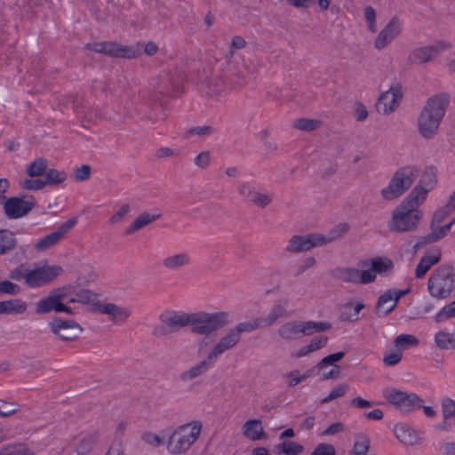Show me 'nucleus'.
I'll use <instances>...</instances> for the list:
<instances>
[{
  "label": "nucleus",
  "mask_w": 455,
  "mask_h": 455,
  "mask_svg": "<svg viewBox=\"0 0 455 455\" xmlns=\"http://www.w3.org/2000/svg\"><path fill=\"white\" fill-rule=\"evenodd\" d=\"M435 346L442 350L455 349V335L439 331L435 335Z\"/></svg>",
  "instance_id": "nucleus-41"
},
{
  "label": "nucleus",
  "mask_w": 455,
  "mask_h": 455,
  "mask_svg": "<svg viewBox=\"0 0 455 455\" xmlns=\"http://www.w3.org/2000/svg\"><path fill=\"white\" fill-rule=\"evenodd\" d=\"M358 278H357V283H363L367 284L374 282L376 280V274L374 271L371 268L360 271L358 270Z\"/></svg>",
  "instance_id": "nucleus-60"
},
{
  "label": "nucleus",
  "mask_w": 455,
  "mask_h": 455,
  "mask_svg": "<svg viewBox=\"0 0 455 455\" xmlns=\"http://www.w3.org/2000/svg\"><path fill=\"white\" fill-rule=\"evenodd\" d=\"M418 344V339L411 334H401L394 339V345L398 351H402L410 347H416Z\"/></svg>",
  "instance_id": "nucleus-46"
},
{
  "label": "nucleus",
  "mask_w": 455,
  "mask_h": 455,
  "mask_svg": "<svg viewBox=\"0 0 455 455\" xmlns=\"http://www.w3.org/2000/svg\"><path fill=\"white\" fill-rule=\"evenodd\" d=\"M261 327H266L263 318H254L246 322L239 323L235 327H233V330L241 339L243 332H251Z\"/></svg>",
  "instance_id": "nucleus-43"
},
{
  "label": "nucleus",
  "mask_w": 455,
  "mask_h": 455,
  "mask_svg": "<svg viewBox=\"0 0 455 455\" xmlns=\"http://www.w3.org/2000/svg\"><path fill=\"white\" fill-rule=\"evenodd\" d=\"M347 390V386L346 384L339 385L337 387L333 388L328 396L323 398L321 403H326L331 400L343 396Z\"/></svg>",
  "instance_id": "nucleus-58"
},
{
  "label": "nucleus",
  "mask_w": 455,
  "mask_h": 455,
  "mask_svg": "<svg viewBox=\"0 0 455 455\" xmlns=\"http://www.w3.org/2000/svg\"><path fill=\"white\" fill-rule=\"evenodd\" d=\"M395 433L396 437L406 445H414L420 440L418 433L404 424L396 425Z\"/></svg>",
  "instance_id": "nucleus-30"
},
{
  "label": "nucleus",
  "mask_w": 455,
  "mask_h": 455,
  "mask_svg": "<svg viewBox=\"0 0 455 455\" xmlns=\"http://www.w3.org/2000/svg\"><path fill=\"white\" fill-rule=\"evenodd\" d=\"M401 31V21L396 18H392L375 38V48L378 50L384 49L400 35Z\"/></svg>",
  "instance_id": "nucleus-16"
},
{
  "label": "nucleus",
  "mask_w": 455,
  "mask_h": 455,
  "mask_svg": "<svg viewBox=\"0 0 455 455\" xmlns=\"http://www.w3.org/2000/svg\"><path fill=\"white\" fill-rule=\"evenodd\" d=\"M67 179V173L63 171L56 169H49L46 172L45 179L44 180L45 185H59L65 181Z\"/></svg>",
  "instance_id": "nucleus-47"
},
{
  "label": "nucleus",
  "mask_w": 455,
  "mask_h": 455,
  "mask_svg": "<svg viewBox=\"0 0 455 455\" xmlns=\"http://www.w3.org/2000/svg\"><path fill=\"white\" fill-rule=\"evenodd\" d=\"M91 167L88 164H83L73 172V177L76 181H84L90 178Z\"/></svg>",
  "instance_id": "nucleus-56"
},
{
  "label": "nucleus",
  "mask_w": 455,
  "mask_h": 455,
  "mask_svg": "<svg viewBox=\"0 0 455 455\" xmlns=\"http://www.w3.org/2000/svg\"><path fill=\"white\" fill-rule=\"evenodd\" d=\"M85 48L112 57L133 58L135 51L128 46L119 45L112 42L87 44Z\"/></svg>",
  "instance_id": "nucleus-13"
},
{
  "label": "nucleus",
  "mask_w": 455,
  "mask_h": 455,
  "mask_svg": "<svg viewBox=\"0 0 455 455\" xmlns=\"http://www.w3.org/2000/svg\"><path fill=\"white\" fill-rule=\"evenodd\" d=\"M435 173L433 169H427L422 173L407 199H425L429 192L435 188Z\"/></svg>",
  "instance_id": "nucleus-14"
},
{
  "label": "nucleus",
  "mask_w": 455,
  "mask_h": 455,
  "mask_svg": "<svg viewBox=\"0 0 455 455\" xmlns=\"http://www.w3.org/2000/svg\"><path fill=\"white\" fill-rule=\"evenodd\" d=\"M370 266L375 274H385L394 267V263L391 259L385 257H377L370 260Z\"/></svg>",
  "instance_id": "nucleus-44"
},
{
  "label": "nucleus",
  "mask_w": 455,
  "mask_h": 455,
  "mask_svg": "<svg viewBox=\"0 0 455 455\" xmlns=\"http://www.w3.org/2000/svg\"><path fill=\"white\" fill-rule=\"evenodd\" d=\"M76 222L77 219L72 218L62 223L55 231L40 238L34 244V249L38 252H43L54 247L66 236V235L73 228Z\"/></svg>",
  "instance_id": "nucleus-9"
},
{
  "label": "nucleus",
  "mask_w": 455,
  "mask_h": 455,
  "mask_svg": "<svg viewBox=\"0 0 455 455\" xmlns=\"http://www.w3.org/2000/svg\"><path fill=\"white\" fill-rule=\"evenodd\" d=\"M332 275L339 281L357 283L358 269L352 267H337L332 271Z\"/></svg>",
  "instance_id": "nucleus-42"
},
{
  "label": "nucleus",
  "mask_w": 455,
  "mask_h": 455,
  "mask_svg": "<svg viewBox=\"0 0 455 455\" xmlns=\"http://www.w3.org/2000/svg\"><path fill=\"white\" fill-rule=\"evenodd\" d=\"M450 48L451 44L439 41L432 45L422 46L414 49L411 52L409 59L411 63L423 64L433 60L440 52Z\"/></svg>",
  "instance_id": "nucleus-12"
},
{
  "label": "nucleus",
  "mask_w": 455,
  "mask_h": 455,
  "mask_svg": "<svg viewBox=\"0 0 455 455\" xmlns=\"http://www.w3.org/2000/svg\"><path fill=\"white\" fill-rule=\"evenodd\" d=\"M143 441L150 446L159 447L164 444V439L156 434L146 433L142 436Z\"/></svg>",
  "instance_id": "nucleus-64"
},
{
  "label": "nucleus",
  "mask_w": 455,
  "mask_h": 455,
  "mask_svg": "<svg viewBox=\"0 0 455 455\" xmlns=\"http://www.w3.org/2000/svg\"><path fill=\"white\" fill-rule=\"evenodd\" d=\"M77 303L88 306L92 312H98L100 304L98 295L90 290H81L76 293Z\"/></svg>",
  "instance_id": "nucleus-36"
},
{
  "label": "nucleus",
  "mask_w": 455,
  "mask_h": 455,
  "mask_svg": "<svg viewBox=\"0 0 455 455\" xmlns=\"http://www.w3.org/2000/svg\"><path fill=\"white\" fill-rule=\"evenodd\" d=\"M0 417L6 418L15 414L19 411V406L13 403L1 401Z\"/></svg>",
  "instance_id": "nucleus-61"
},
{
  "label": "nucleus",
  "mask_w": 455,
  "mask_h": 455,
  "mask_svg": "<svg viewBox=\"0 0 455 455\" xmlns=\"http://www.w3.org/2000/svg\"><path fill=\"white\" fill-rule=\"evenodd\" d=\"M288 306L289 299L285 298L281 299L277 302H275V304L272 307L267 316L266 318H263L265 322V326H271L279 319L287 317L289 315Z\"/></svg>",
  "instance_id": "nucleus-24"
},
{
  "label": "nucleus",
  "mask_w": 455,
  "mask_h": 455,
  "mask_svg": "<svg viewBox=\"0 0 455 455\" xmlns=\"http://www.w3.org/2000/svg\"><path fill=\"white\" fill-rule=\"evenodd\" d=\"M403 92L398 85L390 87L389 90L383 92L377 102V109L384 115L389 114L398 107L402 100Z\"/></svg>",
  "instance_id": "nucleus-17"
},
{
  "label": "nucleus",
  "mask_w": 455,
  "mask_h": 455,
  "mask_svg": "<svg viewBox=\"0 0 455 455\" xmlns=\"http://www.w3.org/2000/svg\"><path fill=\"white\" fill-rule=\"evenodd\" d=\"M363 14H364V19H365V20L367 22L368 28L371 32H375L376 28H376V22H375V20H376L375 10L371 6H366L363 9Z\"/></svg>",
  "instance_id": "nucleus-55"
},
{
  "label": "nucleus",
  "mask_w": 455,
  "mask_h": 455,
  "mask_svg": "<svg viewBox=\"0 0 455 455\" xmlns=\"http://www.w3.org/2000/svg\"><path fill=\"white\" fill-rule=\"evenodd\" d=\"M441 259V251L439 250H435L432 252L427 253L424 255L415 269V275L417 278H422L427 272L433 267L437 264Z\"/></svg>",
  "instance_id": "nucleus-28"
},
{
  "label": "nucleus",
  "mask_w": 455,
  "mask_h": 455,
  "mask_svg": "<svg viewBox=\"0 0 455 455\" xmlns=\"http://www.w3.org/2000/svg\"><path fill=\"white\" fill-rule=\"evenodd\" d=\"M455 273L450 266L437 267L427 282V291L436 299H447L454 289Z\"/></svg>",
  "instance_id": "nucleus-6"
},
{
  "label": "nucleus",
  "mask_w": 455,
  "mask_h": 455,
  "mask_svg": "<svg viewBox=\"0 0 455 455\" xmlns=\"http://www.w3.org/2000/svg\"><path fill=\"white\" fill-rule=\"evenodd\" d=\"M238 195L241 197L251 199H267V196L264 194L258 187L251 183H243L238 186Z\"/></svg>",
  "instance_id": "nucleus-39"
},
{
  "label": "nucleus",
  "mask_w": 455,
  "mask_h": 455,
  "mask_svg": "<svg viewBox=\"0 0 455 455\" xmlns=\"http://www.w3.org/2000/svg\"><path fill=\"white\" fill-rule=\"evenodd\" d=\"M384 395L387 402L402 411L408 412L421 407V399L413 393H406L396 388L387 389Z\"/></svg>",
  "instance_id": "nucleus-8"
},
{
  "label": "nucleus",
  "mask_w": 455,
  "mask_h": 455,
  "mask_svg": "<svg viewBox=\"0 0 455 455\" xmlns=\"http://www.w3.org/2000/svg\"><path fill=\"white\" fill-rule=\"evenodd\" d=\"M18 244L15 234L8 229H0V256L13 251Z\"/></svg>",
  "instance_id": "nucleus-34"
},
{
  "label": "nucleus",
  "mask_w": 455,
  "mask_h": 455,
  "mask_svg": "<svg viewBox=\"0 0 455 455\" xmlns=\"http://www.w3.org/2000/svg\"><path fill=\"white\" fill-rule=\"evenodd\" d=\"M311 455H336V451L333 445L329 443H320L313 451Z\"/></svg>",
  "instance_id": "nucleus-63"
},
{
  "label": "nucleus",
  "mask_w": 455,
  "mask_h": 455,
  "mask_svg": "<svg viewBox=\"0 0 455 455\" xmlns=\"http://www.w3.org/2000/svg\"><path fill=\"white\" fill-rule=\"evenodd\" d=\"M20 186L22 188L28 190H39L44 187V182L42 179H25L20 181Z\"/></svg>",
  "instance_id": "nucleus-57"
},
{
  "label": "nucleus",
  "mask_w": 455,
  "mask_h": 455,
  "mask_svg": "<svg viewBox=\"0 0 455 455\" xmlns=\"http://www.w3.org/2000/svg\"><path fill=\"white\" fill-rule=\"evenodd\" d=\"M348 225L341 223L332 228L327 235L319 234V238H322L320 241L321 246L340 239L348 232Z\"/></svg>",
  "instance_id": "nucleus-37"
},
{
  "label": "nucleus",
  "mask_w": 455,
  "mask_h": 455,
  "mask_svg": "<svg viewBox=\"0 0 455 455\" xmlns=\"http://www.w3.org/2000/svg\"><path fill=\"white\" fill-rule=\"evenodd\" d=\"M299 323L301 337L311 336L319 332H325L328 331L331 327L330 323L323 321H299Z\"/></svg>",
  "instance_id": "nucleus-31"
},
{
  "label": "nucleus",
  "mask_w": 455,
  "mask_h": 455,
  "mask_svg": "<svg viewBox=\"0 0 455 455\" xmlns=\"http://www.w3.org/2000/svg\"><path fill=\"white\" fill-rule=\"evenodd\" d=\"M4 212L9 219H19L26 216L34 207L29 201H4Z\"/></svg>",
  "instance_id": "nucleus-21"
},
{
  "label": "nucleus",
  "mask_w": 455,
  "mask_h": 455,
  "mask_svg": "<svg viewBox=\"0 0 455 455\" xmlns=\"http://www.w3.org/2000/svg\"><path fill=\"white\" fill-rule=\"evenodd\" d=\"M67 297L65 289H58L52 291L47 297L39 299L36 304L35 312L36 315H44L52 311L56 313L65 312L74 314V310L63 303Z\"/></svg>",
  "instance_id": "nucleus-7"
},
{
  "label": "nucleus",
  "mask_w": 455,
  "mask_h": 455,
  "mask_svg": "<svg viewBox=\"0 0 455 455\" xmlns=\"http://www.w3.org/2000/svg\"><path fill=\"white\" fill-rule=\"evenodd\" d=\"M20 287L11 281L4 280L0 282V293L16 295L20 292Z\"/></svg>",
  "instance_id": "nucleus-59"
},
{
  "label": "nucleus",
  "mask_w": 455,
  "mask_h": 455,
  "mask_svg": "<svg viewBox=\"0 0 455 455\" xmlns=\"http://www.w3.org/2000/svg\"><path fill=\"white\" fill-rule=\"evenodd\" d=\"M319 122L313 119L300 118L294 121V127L299 130L310 132L316 129L319 126Z\"/></svg>",
  "instance_id": "nucleus-54"
},
{
  "label": "nucleus",
  "mask_w": 455,
  "mask_h": 455,
  "mask_svg": "<svg viewBox=\"0 0 455 455\" xmlns=\"http://www.w3.org/2000/svg\"><path fill=\"white\" fill-rule=\"evenodd\" d=\"M51 331L64 341L76 339L83 332V328L75 321L54 319L49 324Z\"/></svg>",
  "instance_id": "nucleus-11"
},
{
  "label": "nucleus",
  "mask_w": 455,
  "mask_h": 455,
  "mask_svg": "<svg viewBox=\"0 0 455 455\" xmlns=\"http://www.w3.org/2000/svg\"><path fill=\"white\" fill-rule=\"evenodd\" d=\"M284 379L289 387H293L303 381L299 371L297 370L287 372L284 375Z\"/></svg>",
  "instance_id": "nucleus-62"
},
{
  "label": "nucleus",
  "mask_w": 455,
  "mask_h": 455,
  "mask_svg": "<svg viewBox=\"0 0 455 455\" xmlns=\"http://www.w3.org/2000/svg\"><path fill=\"white\" fill-rule=\"evenodd\" d=\"M27 309V303L20 299L2 301V315H22Z\"/></svg>",
  "instance_id": "nucleus-38"
},
{
  "label": "nucleus",
  "mask_w": 455,
  "mask_h": 455,
  "mask_svg": "<svg viewBox=\"0 0 455 455\" xmlns=\"http://www.w3.org/2000/svg\"><path fill=\"white\" fill-rule=\"evenodd\" d=\"M455 317V300L443 307L435 315V321L440 323Z\"/></svg>",
  "instance_id": "nucleus-53"
},
{
  "label": "nucleus",
  "mask_w": 455,
  "mask_h": 455,
  "mask_svg": "<svg viewBox=\"0 0 455 455\" xmlns=\"http://www.w3.org/2000/svg\"><path fill=\"white\" fill-rule=\"evenodd\" d=\"M239 336L232 329H230L224 336H222L218 342L211 348L209 353V359L214 362L220 357L225 352L234 348L240 341Z\"/></svg>",
  "instance_id": "nucleus-19"
},
{
  "label": "nucleus",
  "mask_w": 455,
  "mask_h": 455,
  "mask_svg": "<svg viewBox=\"0 0 455 455\" xmlns=\"http://www.w3.org/2000/svg\"><path fill=\"white\" fill-rule=\"evenodd\" d=\"M419 175L415 166L406 165L398 168L391 177L388 185L381 190L385 199H394L402 196L407 191Z\"/></svg>",
  "instance_id": "nucleus-5"
},
{
  "label": "nucleus",
  "mask_w": 455,
  "mask_h": 455,
  "mask_svg": "<svg viewBox=\"0 0 455 455\" xmlns=\"http://www.w3.org/2000/svg\"><path fill=\"white\" fill-rule=\"evenodd\" d=\"M98 441V433H89L84 435L75 446L76 455H87L92 451Z\"/></svg>",
  "instance_id": "nucleus-32"
},
{
  "label": "nucleus",
  "mask_w": 455,
  "mask_h": 455,
  "mask_svg": "<svg viewBox=\"0 0 455 455\" xmlns=\"http://www.w3.org/2000/svg\"><path fill=\"white\" fill-rule=\"evenodd\" d=\"M441 259V251L439 250H435L432 252L427 253L424 255L415 269V275L417 278H422L427 272L433 267L437 264Z\"/></svg>",
  "instance_id": "nucleus-27"
},
{
  "label": "nucleus",
  "mask_w": 455,
  "mask_h": 455,
  "mask_svg": "<svg viewBox=\"0 0 455 455\" xmlns=\"http://www.w3.org/2000/svg\"><path fill=\"white\" fill-rule=\"evenodd\" d=\"M451 228L452 226L450 223H447L443 226H430V233L427 235L422 237L421 243H433L442 240L448 235Z\"/></svg>",
  "instance_id": "nucleus-35"
},
{
  "label": "nucleus",
  "mask_w": 455,
  "mask_h": 455,
  "mask_svg": "<svg viewBox=\"0 0 455 455\" xmlns=\"http://www.w3.org/2000/svg\"><path fill=\"white\" fill-rule=\"evenodd\" d=\"M450 104L446 93L435 94L426 101L417 120L419 135L425 140H432L438 133L440 124Z\"/></svg>",
  "instance_id": "nucleus-2"
},
{
  "label": "nucleus",
  "mask_w": 455,
  "mask_h": 455,
  "mask_svg": "<svg viewBox=\"0 0 455 455\" xmlns=\"http://www.w3.org/2000/svg\"><path fill=\"white\" fill-rule=\"evenodd\" d=\"M277 335L283 340H295L301 338L299 321L294 320L283 323L277 330Z\"/></svg>",
  "instance_id": "nucleus-29"
},
{
  "label": "nucleus",
  "mask_w": 455,
  "mask_h": 455,
  "mask_svg": "<svg viewBox=\"0 0 455 455\" xmlns=\"http://www.w3.org/2000/svg\"><path fill=\"white\" fill-rule=\"evenodd\" d=\"M189 264L190 257L187 252L168 255L162 261L163 267L167 271H176L189 266Z\"/></svg>",
  "instance_id": "nucleus-25"
},
{
  "label": "nucleus",
  "mask_w": 455,
  "mask_h": 455,
  "mask_svg": "<svg viewBox=\"0 0 455 455\" xmlns=\"http://www.w3.org/2000/svg\"><path fill=\"white\" fill-rule=\"evenodd\" d=\"M0 455H36V452L27 443L14 442L2 446Z\"/></svg>",
  "instance_id": "nucleus-33"
},
{
  "label": "nucleus",
  "mask_w": 455,
  "mask_h": 455,
  "mask_svg": "<svg viewBox=\"0 0 455 455\" xmlns=\"http://www.w3.org/2000/svg\"><path fill=\"white\" fill-rule=\"evenodd\" d=\"M97 309L98 313L108 315V320L115 324H121L127 322L132 315L130 308L112 302L100 304V307Z\"/></svg>",
  "instance_id": "nucleus-18"
},
{
  "label": "nucleus",
  "mask_w": 455,
  "mask_h": 455,
  "mask_svg": "<svg viewBox=\"0 0 455 455\" xmlns=\"http://www.w3.org/2000/svg\"><path fill=\"white\" fill-rule=\"evenodd\" d=\"M345 355L344 352H337L323 357L317 364L316 368L319 371H323L334 363L340 361Z\"/></svg>",
  "instance_id": "nucleus-51"
},
{
  "label": "nucleus",
  "mask_w": 455,
  "mask_h": 455,
  "mask_svg": "<svg viewBox=\"0 0 455 455\" xmlns=\"http://www.w3.org/2000/svg\"><path fill=\"white\" fill-rule=\"evenodd\" d=\"M322 238L319 234H308L306 235H293L288 241L286 251L291 253L307 251L315 247L321 246Z\"/></svg>",
  "instance_id": "nucleus-15"
},
{
  "label": "nucleus",
  "mask_w": 455,
  "mask_h": 455,
  "mask_svg": "<svg viewBox=\"0 0 455 455\" xmlns=\"http://www.w3.org/2000/svg\"><path fill=\"white\" fill-rule=\"evenodd\" d=\"M160 216H161V214L159 212H155V213L143 212L134 220V221L132 223V225L128 228L126 233L132 234V233L142 228L144 226L157 220Z\"/></svg>",
  "instance_id": "nucleus-40"
},
{
  "label": "nucleus",
  "mask_w": 455,
  "mask_h": 455,
  "mask_svg": "<svg viewBox=\"0 0 455 455\" xmlns=\"http://www.w3.org/2000/svg\"><path fill=\"white\" fill-rule=\"evenodd\" d=\"M159 320L161 323L166 324L172 332L190 326L191 332L199 336H210L231 323L229 313L225 311L187 313L166 310L160 315Z\"/></svg>",
  "instance_id": "nucleus-1"
},
{
  "label": "nucleus",
  "mask_w": 455,
  "mask_h": 455,
  "mask_svg": "<svg viewBox=\"0 0 455 455\" xmlns=\"http://www.w3.org/2000/svg\"><path fill=\"white\" fill-rule=\"evenodd\" d=\"M203 423L192 420L176 427L169 436L167 451L172 455H183L196 443L201 436Z\"/></svg>",
  "instance_id": "nucleus-4"
},
{
  "label": "nucleus",
  "mask_w": 455,
  "mask_h": 455,
  "mask_svg": "<svg viewBox=\"0 0 455 455\" xmlns=\"http://www.w3.org/2000/svg\"><path fill=\"white\" fill-rule=\"evenodd\" d=\"M369 448V439L365 436H361L355 442L350 455H366Z\"/></svg>",
  "instance_id": "nucleus-50"
},
{
  "label": "nucleus",
  "mask_w": 455,
  "mask_h": 455,
  "mask_svg": "<svg viewBox=\"0 0 455 455\" xmlns=\"http://www.w3.org/2000/svg\"><path fill=\"white\" fill-rule=\"evenodd\" d=\"M442 411L445 419H452L455 422V401L445 398L442 402Z\"/></svg>",
  "instance_id": "nucleus-52"
},
{
  "label": "nucleus",
  "mask_w": 455,
  "mask_h": 455,
  "mask_svg": "<svg viewBox=\"0 0 455 455\" xmlns=\"http://www.w3.org/2000/svg\"><path fill=\"white\" fill-rule=\"evenodd\" d=\"M455 210V203L449 202L437 210L432 218L430 226H439Z\"/></svg>",
  "instance_id": "nucleus-45"
},
{
  "label": "nucleus",
  "mask_w": 455,
  "mask_h": 455,
  "mask_svg": "<svg viewBox=\"0 0 455 455\" xmlns=\"http://www.w3.org/2000/svg\"><path fill=\"white\" fill-rule=\"evenodd\" d=\"M61 272L59 266H44L34 269H28L26 275V284L29 287L44 285L52 281Z\"/></svg>",
  "instance_id": "nucleus-10"
},
{
  "label": "nucleus",
  "mask_w": 455,
  "mask_h": 455,
  "mask_svg": "<svg viewBox=\"0 0 455 455\" xmlns=\"http://www.w3.org/2000/svg\"><path fill=\"white\" fill-rule=\"evenodd\" d=\"M441 259V251L439 250H435L432 252L427 253L424 255L415 269V275L417 278H422L427 272L433 267L437 264Z\"/></svg>",
  "instance_id": "nucleus-26"
},
{
  "label": "nucleus",
  "mask_w": 455,
  "mask_h": 455,
  "mask_svg": "<svg viewBox=\"0 0 455 455\" xmlns=\"http://www.w3.org/2000/svg\"><path fill=\"white\" fill-rule=\"evenodd\" d=\"M424 217L419 201H400L391 211L387 227L392 234H406L418 230Z\"/></svg>",
  "instance_id": "nucleus-3"
},
{
  "label": "nucleus",
  "mask_w": 455,
  "mask_h": 455,
  "mask_svg": "<svg viewBox=\"0 0 455 455\" xmlns=\"http://www.w3.org/2000/svg\"><path fill=\"white\" fill-rule=\"evenodd\" d=\"M213 362L214 361L212 359H209V355H207L205 359L183 371L180 374V381L183 383H189L199 379L208 371Z\"/></svg>",
  "instance_id": "nucleus-20"
},
{
  "label": "nucleus",
  "mask_w": 455,
  "mask_h": 455,
  "mask_svg": "<svg viewBox=\"0 0 455 455\" xmlns=\"http://www.w3.org/2000/svg\"><path fill=\"white\" fill-rule=\"evenodd\" d=\"M397 303L398 301L395 299L390 290H387L379 297L375 307V314L379 317H384L395 308Z\"/></svg>",
  "instance_id": "nucleus-23"
},
{
  "label": "nucleus",
  "mask_w": 455,
  "mask_h": 455,
  "mask_svg": "<svg viewBox=\"0 0 455 455\" xmlns=\"http://www.w3.org/2000/svg\"><path fill=\"white\" fill-rule=\"evenodd\" d=\"M241 432L243 437L250 441H258L267 437L262 421L259 419L246 420L241 427Z\"/></svg>",
  "instance_id": "nucleus-22"
},
{
  "label": "nucleus",
  "mask_w": 455,
  "mask_h": 455,
  "mask_svg": "<svg viewBox=\"0 0 455 455\" xmlns=\"http://www.w3.org/2000/svg\"><path fill=\"white\" fill-rule=\"evenodd\" d=\"M277 450L286 455H298L302 452L303 446L291 441H286L277 446Z\"/></svg>",
  "instance_id": "nucleus-49"
},
{
  "label": "nucleus",
  "mask_w": 455,
  "mask_h": 455,
  "mask_svg": "<svg viewBox=\"0 0 455 455\" xmlns=\"http://www.w3.org/2000/svg\"><path fill=\"white\" fill-rule=\"evenodd\" d=\"M47 167V162L44 158H37L32 162L27 168V172L30 178L41 176Z\"/></svg>",
  "instance_id": "nucleus-48"
}]
</instances>
